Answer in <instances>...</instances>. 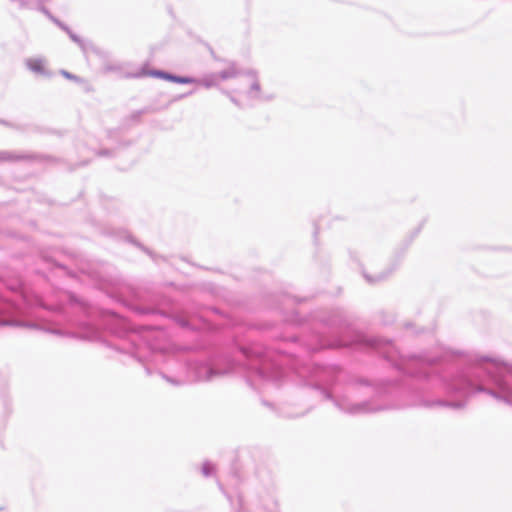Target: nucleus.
Here are the masks:
<instances>
[{"label":"nucleus","instance_id":"nucleus-6","mask_svg":"<svg viewBox=\"0 0 512 512\" xmlns=\"http://www.w3.org/2000/svg\"><path fill=\"white\" fill-rule=\"evenodd\" d=\"M48 332L58 336H67L80 338L84 340L95 341L99 339L100 332L97 327L91 324H83L78 332H66L62 329H46Z\"/></svg>","mask_w":512,"mask_h":512},{"label":"nucleus","instance_id":"nucleus-26","mask_svg":"<svg viewBox=\"0 0 512 512\" xmlns=\"http://www.w3.org/2000/svg\"><path fill=\"white\" fill-rule=\"evenodd\" d=\"M117 68L114 67V66H107L106 67V71H113V70H116Z\"/></svg>","mask_w":512,"mask_h":512},{"label":"nucleus","instance_id":"nucleus-14","mask_svg":"<svg viewBox=\"0 0 512 512\" xmlns=\"http://www.w3.org/2000/svg\"><path fill=\"white\" fill-rule=\"evenodd\" d=\"M327 324L331 326H342L344 324L342 313L340 311L333 312L332 316L327 320Z\"/></svg>","mask_w":512,"mask_h":512},{"label":"nucleus","instance_id":"nucleus-15","mask_svg":"<svg viewBox=\"0 0 512 512\" xmlns=\"http://www.w3.org/2000/svg\"><path fill=\"white\" fill-rule=\"evenodd\" d=\"M70 39L78 44V46L82 49L83 52L87 49V43L81 39L79 36H77L71 29L66 32Z\"/></svg>","mask_w":512,"mask_h":512},{"label":"nucleus","instance_id":"nucleus-28","mask_svg":"<svg viewBox=\"0 0 512 512\" xmlns=\"http://www.w3.org/2000/svg\"><path fill=\"white\" fill-rule=\"evenodd\" d=\"M231 101H232L233 103H235V104H238V103H237V101H236V99H235L234 97H231Z\"/></svg>","mask_w":512,"mask_h":512},{"label":"nucleus","instance_id":"nucleus-17","mask_svg":"<svg viewBox=\"0 0 512 512\" xmlns=\"http://www.w3.org/2000/svg\"><path fill=\"white\" fill-rule=\"evenodd\" d=\"M197 81H198V78L175 75L173 82L179 83V84H195Z\"/></svg>","mask_w":512,"mask_h":512},{"label":"nucleus","instance_id":"nucleus-24","mask_svg":"<svg viewBox=\"0 0 512 512\" xmlns=\"http://www.w3.org/2000/svg\"><path fill=\"white\" fill-rule=\"evenodd\" d=\"M109 154H110L109 150H102V151L99 152V155H101V156L109 155Z\"/></svg>","mask_w":512,"mask_h":512},{"label":"nucleus","instance_id":"nucleus-27","mask_svg":"<svg viewBox=\"0 0 512 512\" xmlns=\"http://www.w3.org/2000/svg\"><path fill=\"white\" fill-rule=\"evenodd\" d=\"M248 74L251 76L252 79L255 78V73L253 71H250Z\"/></svg>","mask_w":512,"mask_h":512},{"label":"nucleus","instance_id":"nucleus-29","mask_svg":"<svg viewBox=\"0 0 512 512\" xmlns=\"http://www.w3.org/2000/svg\"><path fill=\"white\" fill-rule=\"evenodd\" d=\"M4 510V507L3 506H0V512Z\"/></svg>","mask_w":512,"mask_h":512},{"label":"nucleus","instance_id":"nucleus-9","mask_svg":"<svg viewBox=\"0 0 512 512\" xmlns=\"http://www.w3.org/2000/svg\"><path fill=\"white\" fill-rule=\"evenodd\" d=\"M195 84H199L204 86L205 88H211L217 86L219 84L218 74L210 73L202 78H198V81Z\"/></svg>","mask_w":512,"mask_h":512},{"label":"nucleus","instance_id":"nucleus-21","mask_svg":"<svg viewBox=\"0 0 512 512\" xmlns=\"http://www.w3.org/2000/svg\"><path fill=\"white\" fill-rule=\"evenodd\" d=\"M61 74H62L65 78L70 79V80H77V79H78V77H77L76 75L71 74L70 72L65 71V70H62V71H61Z\"/></svg>","mask_w":512,"mask_h":512},{"label":"nucleus","instance_id":"nucleus-22","mask_svg":"<svg viewBox=\"0 0 512 512\" xmlns=\"http://www.w3.org/2000/svg\"><path fill=\"white\" fill-rule=\"evenodd\" d=\"M10 159V155L7 152H0V160H8Z\"/></svg>","mask_w":512,"mask_h":512},{"label":"nucleus","instance_id":"nucleus-8","mask_svg":"<svg viewBox=\"0 0 512 512\" xmlns=\"http://www.w3.org/2000/svg\"><path fill=\"white\" fill-rule=\"evenodd\" d=\"M219 80H228L235 78L241 74L240 70L237 69L236 65L234 63H231L228 68L222 70L221 72L217 73Z\"/></svg>","mask_w":512,"mask_h":512},{"label":"nucleus","instance_id":"nucleus-2","mask_svg":"<svg viewBox=\"0 0 512 512\" xmlns=\"http://www.w3.org/2000/svg\"><path fill=\"white\" fill-rule=\"evenodd\" d=\"M150 356L146 364L147 373H151L149 365L159 368L161 377L172 386H183L191 381H211L215 377L225 375L236 368L233 360L225 358L215 361H187L183 354L172 345L161 346L152 344Z\"/></svg>","mask_w":512,"mask_h":512},{"label":"nucleus","instance_id":"nucleus-13","mask_svg":"<svg viewBox=\"0 0 512 512\" xmlns=\"http://www.w3.org/2000/svg\"><path fill=\"white\" fill-rule=\"evenodd\" d=\"M175 321L183 328L194 329L195 326L191 323V319L186 314H179L175 316Z\"/></svg>","mask_w":512,"mask_h":512},{"label":"nucleus","instance_id":"nucleus-12","mask_svg":"<svg viewBox=\"0 0 512 512\" xmlns=\"http://www.w3.org/2000/svg\"><path fill=\"white\" fill-rule=\"evenodd\" d=\"M15 3L19 9H34L35 5H41L42 0H10Z\"/></svg>","mask_w":512,"mask_h":512},{"label":"nucleus","instance_id":"nucleus-16","mask_svg":"<svg viewBox=\"0 0 512 512\" xmlns=\"http://www.w3.org/2000/svg\"><path fill=\"white\" fill-rule=\"evenodd\" d=\"M248 95L249 97L251 98H254V99H261L262 97L260 96V84L257 80H253L251 86H250V90L248 92Z\"/></svg>","mask_w":512,"mask_h":512},{"label":"nucleus","instance_id":"nucleus-19","mask_svg":"<svg viewBox=\"0 0 512 512\" xmlns=\"http://www.w3.org/2000/svg\"><path fill=\"white\" fill-rule=\"evenodd\" d=\"M174 76H175L174 74L165 72L163 70L161 72V79H164V80H167V81L173 82L174 81Z\"/></svg>","mask_w":512,"mask_h":512},{"label":"nucleus","instance_id":"nucleus-5","mask_svg":"<svg viewBox=\"0 0 512 512\" xmlns=\"http://www.w3.org/2000/svg\"><path fill=\"white\" fill-rule=\"evenodd\" d=\"M240 356L246 368L262 379L276 382L285 374L283 365L288 361L260 344L241 348Z\"/></svg>","mask_w":512,"mask_h":512},{"label":"nucleus","instance_id":"nucleus-18","mask_svg":"<svg viewBox=\"0 0 512 512\" xmlns=\"http://www.w3.org/2000/svg\"><path fill=\"white\" fill-rule=\"evenodd\" d=\"M215 466L211 462H205L202 465V473L204 476L208 477L214 473Z\"/></svg>","mask_w":512,"mask_h":512},{"label":"nucleus","instance_id":"nucleus-23","mask_svg":"<svg viewBox=\"0 0 512 512\" xmlns=\"http://www.w3.org/2000/svg\"><path fill=\"white\" fill-rule=\"evenodd\" d=\"M58 26H59L63 31H65V32H67L68 30H70V28H69L67 25H65L64 23H62L61 21H60V23L58 24Z\"/></svg>","mask_w":512,"mask_h":512},{"label":"nucleus","instance_id":"nucleus-1","mask_svg":"<svg viewBox=\"0 0 512 512\" xmlns=\"http://www.w3.org/2000/svg\"><path fill=\"white\" fill-rule=\"evenodd\" d=\"M316 344H309V349L317 351L322 348H339L349 346H364L379 350L385 358L401 372L418 378L436 376L444 392L454 400L438 399L426 401V407H447L462 409L469 396L476 392H485L497 400L512 405V364L497 358H482L481 362L457 367L450 373L441 372L435 365L448 356L443 349L438 355H404L394 344L382 337H368L356 334L351 340L334 338L332 340L323 336H316Z\"/></svg>","mask_w":512,"mask_h":512},{"label":"nucleus","instance_id":"nucleus-7","mask_svg":"<svg viewBox=\"0 0 512 512\" xmlns=\"http://www.w3.org/2000/svg\"><path fill=\"white\" fill-rule=\"evenodd\" d=\"M46 64V59L42 57L28 58L25 60V65L30 71L37 75L50 77L52 73L46 68Z\"/></svg>","mask_w":512,"mask_h":512},{"label":"nucleus","instance_id":"nucleus-10","mask_svg":"<svg viewBox=\"0 0 512 512\" xmlns=\"http://www.w3.org/2000/svg\"><path fill=\"white\" fill-rule=\"evenodd\" d=\"M390 273H391V271L379 272V273H375V274L371 275V274H368L365 270L362 271L363 277L370 284H375V283H378V282L386 279Z\"/></svg>","mask_w":512,"mask_h":512},{"label":"nucleus","instance_id":"nucleus-4","mask_svg":"<svg viewBox=\"0 0 512 512\" xmlns=\"http://www.w3.org/2000/svg\"><path fill=\"white\" fill-rule=\"evenodd\" d=\"M38 306H44L41 298L26 290L15 293L11 298H0V326L38 328L36 322L28 319L33 316L31 309Z\"/></svg>","mask_w":512,"mask_h":512},{"label":"nucleus","instance_id":"nucleus-11","mask_svg":"<svg viewBox=\"0 0 512 512\" xmlns=\"http://www.w3.org/2000/svg\"><path fill=\"white\" fill-rule=\"evenodd\" d=\"M161 72H162V70H157V69L147 70L146 68L143 67L138 72L133 73V74H127L126 76L127 77H133V78H141V77H144V76H151V77H155V78H161Z\"/></svg>","mask_w":512,"mask_h":512},{"label":"nucleus","instance_id":"nucleus-20","mask_svg":"<svg viewBox=\"0 0 512 512\" xmlns=\"http://www.w3.org/2000/svg\"><path fill=\"white\" fill-rule=\"evenodd\" d=\"M44 0H42L41 5H35L34 8H37L41 12H43L45 15H47L49 18L52 16L50 12L44 7L43 5Z\"/></svg>","mask_w":512,"mask_h":512},{"label":"nucleus","instance_id":"nucleus-25","mask_svg":"<svg viewBox=\"0 0 512 512\" xmlns=\"http://www.w3.org/2000/svg\"><path fill=\"white\" fill-rule=\"evenodd\" d=\"M50 19L58 26V24L60 23V21L58 19H56L55 17L53 16H50Z\"/></svg>","mask_w":512,"mask_h":512},{"label":"nucleus","instance_id":"nucleus-3","mask_svg":"<svg viewBox=\"0 0 512 512\" xmlns=\"http://www.w3.org/2000/svg\"><path fill=\"white\" fill-rule=\"evenodd\" d=\"M291 369L304 383L319 389L326 399L332 400L334 405L342 412L350 415H364L381 410L380 406L371 401L354 402L352 393L335 396L330 386L335 382L339 369L335 365L320 366L317 364H302L298 360L289 361Z\"/></svg>","mask_w":512,"mask_h":512}]
</instances>
